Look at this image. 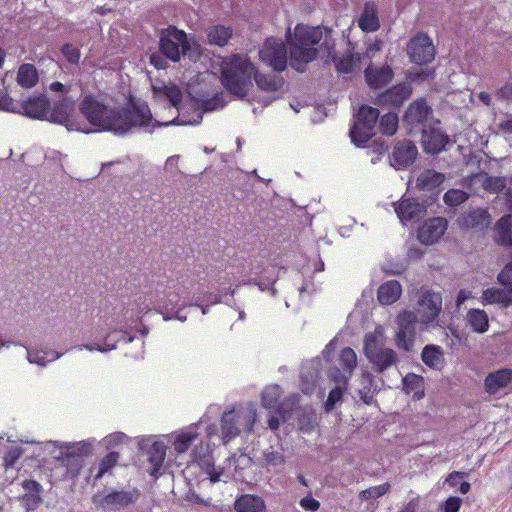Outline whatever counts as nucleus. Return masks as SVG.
Returning <instances> with one entry per match:
<instances>
[{"label":"nucleus","instance_id":"nucleus-1","mask_svg":"<svg viewBox=\"0 0 512 512\" xmlns=\"http://www.w3.org/2000/svg\"><path fill=\"white\" fill-rule=\"evenodd\" d=\"M80 112L94 127L91 131H110L124 135L135 128L145 129L151 125L152 115L145 103L133 102L128 107L110 109L93 96H85L79 105Z\"/></svg>","mask_w":512,"mask_h":512},{"label":"nucleus","instance_id":"nucleus-2","mask_svg":"<svg viewBox=\"0 0 512 512\" xmlns=\"http://www.w3.org/2000/svg\"><path fill=\"white\" fill-rule=\"evenodd\" d=\"M332 30L328 27H310L298 24L295 27L294 41L290 43V65L298 72H304L306 64L313 61L318 50L314 45L322 39L320 49L330 56L334 50L335 42L332 38Z\"/></svg>","mask_w":512,"mask_h":512},{"label":"nucleus","instance_id":"nucleus-3","mask_svg":"<svg viewBox=\"0 0 512 512\" xmlns=\"http://www.w3.org/2000/svg\"><path fill=\"white\" fill-rule=\"evenodd\" d=\"M198 45L187 33L174 25L159 32L158 50L150 54V64L157 70H165L169 62L178 63L182 56L195 61L198 58Z\"/></svg>","mask_w":512,"mask_h":512},{"label":"nucleus","instance_id":"nucleus-4","mask_svg":"<svg viewBox=\"0 0 512 512\" xmlns=\"http://www.w3.org/2000/svg\"><path fill=\"white\" fill-rule=\"evenodd\" d=\"M252 78L256 80V71L251 62L238 54L223 58L221 82L230 94L243 99L252 86Z\"/></svg>","mask_w":512,"mask_h":512},{"label":"nucleus","instance_id":"nucleus-5","mask_svg":"<svg viewBox=\"0 0 512 512\" xmlns=\"http://www.w3.org/2000/svg\"><path fill=\"white\" fill-rule=\"evenodd\" d=\"M256 422V410L248 412L243 408L226 411L221 417V429L216 424H210L206 428L207 437L213 445L226 444L239 435L241 430L252 431Z\"/></svg>","mask_w":512,"mask_h":512},{"label":"nucleus","instance_id":"nucleus-6","mask_svg":"<svg viewBox=\"0 0 512 512\" xmlns=\"http://www.w3.org/2000/svg\"><path fill=\"white\" fill-rule=\"evenodd\" d=\"M364 353L371 363L372 370L378 374L396 367L399 362L397 353L391 348L384 347V336L378 329L366 334Z\"/></svg>","mask_w":512,"mask_h":512},{"label":"nucleus","instance_id":"nucleus-7","mask_svg":"<svg viewBox=\"0 0 512 512\" xmlns=\"http://www.w3.org/2000/svg\"><path fill=\"white\" fill-rule=\"evenodd\" d=\"M378 119L377 108L361 106L356 114L355 123L349 131L351 141L358 147L364 146L374 136Z\"/></svg>","mask_w":512,"mask_h":512},{"label":"nucleus","instance_id":"nucleus-8","mask_svg":"<svg viewBox=\"0 0 512 512\" xmlns=\"http://www.w3.org/2000/svg\"><path fill=\"white\" fill-rule=\"evenodd\" d=\"M498 283L504 288H487L482 293L484 304H512V260L507 263L497 276Z\"/></svg>","mask_w":512,"mask_h":512},{"label":"nucleus","instance_id":"nucleus-9","mask_svg":"<svg viewBox=\"0 0 512 512\" xmlns=\"http://www.w3.org/2000/svg\"><path fill=\"white\" fill-rule=\"evenodd\" d=\"M140 496V490L135 487L127 490L111 489L100 500L94 498V503L105 512H115L133 506Z\"/></svg>","mask_w":512,"mask_h":512},{"label":"nucleus","instance_id":"nucleus-10","mask_svg":"<svg viewBox=\"0 0 512 512\" xmlns=\"http://www.w3.org/2000/svg\"><path fill=\"white\" fill-rule=\"evenodd\" d=\"M9 111L32 119L47 120L50 101L44 94L34 95L24 100L11 99Z\"/></svg>","mask_w":512,"mask_h":512},{"label":"nucleus","instance_id":"nucleus-11","mask_svg":"<svg viewBox=\"0 0 512 512\" xmlns=\"http://www.w3.org/2000/svg\"><path fill=\"white\" fill-rule=\"evenodd\" d=\"M418 324L422 325L418 315L413 311H403L398 315L396 345L399 349L407 352L413 349Z\"/></svg>","mask_w":512,"mask_h":512},{"label":"nucleus","instance_id":"nucleus-12","mask_svg":"<svg viewBox=\"0 0 512 512\" xmlns=\"http://www.w3.org/2000/svg\"><path fill=\"white\" fill-rule=\"evenodd\" d=\"M258 58L272 67L274 71L281 72L287 66V48L285 43L276 38H268L262 50L258 51Z\"/></svg>","mask_w":512,"mask_h":512},{"label":"nucleus","instance_id":"nucleus-13","mask_svg":"<svg viewBox=\"0 0 512 512\" xmlns=\"http://www.w3.org/2000/svg\"><path fill=\"white\" fill-rule=\"evenodd\" d=\"M442 308V296L431 290H422L418 299L416 311H414L422 325L428 326L434 322Z\"/></svg>","mask_w":512,"mask_h":512},{"label":"nucleus","instance_id":"nucleus-14","mask_svg":"<svg viewBox=\"0 0 512 512\" xmlns=\"http://www.w3.org/2000/svg\"><path fill=\"white\" fill-rule=\"evenodd\" d=\"M339 365L330 368L328 376L335 386L347 387L348 379L357 366V356L353 349L346 347L341 351Z\"/></svg>","mask_w":512,"mask_h":512},{"label":"nucleus","instance_id":"nucleus-15","mask_svg":"<svg viewBox=\"0 0 512 512\" xmlns=\"http://www.w3.org/2000/svg\"><path fill=\"white\" fill-rule=\"evenodd\" d=\"M407 54L412 62L422 65L435 57V48L430 37L424 33L414 36L407 45Z\"/></svg>","mask_w":512,"mask_h":512},{"label":"nucleus","instance_id":"nucleus-16","mask_svg":"<svg viewBox=\"0 0 512 512\" xmlns=\"http://www.w3.org/2000/svg\"><path fill=\"white\" fill-rule=\"evenodd\" d=\"M91 452V445L85 441L69 443L61 447L60 457L63 463L72 473H76L82 467L83 457Z\"/></svg>","mask_w":512,"mask_h":512},{"label":"nucleus","instance_id":"nucleus-17","mask_svg":"<svg viewBox=\"0 0 512 512\" xmlns=\"http://www.w3.org/2000/svg\"><path fill=\"white\" fill-rule=\"evenodd\" d=\"M411 92L410 84L400 83L380 93L376 97L375 104L380 107L397 110L408 100Z\"/></svg>","mask_w":512,"mask_h":512},{"label":"nucleus","instance_id":"nucleus-18","mask_svg":"<svg viewBox=\"0 0 512 512\" xmlns=\"http://www.w3.org/2000/svg\"><path fill=\"white\" fill-rule=\"evenodd\" d=\"M393 205L398 218L404 225L422 219L427 207L425 202L414 198H402L401 201L395 202Z\"/></svg>","mask_w":512,"mask_h":512},{"label":"nucleus","instance_id":"nucleus-19","mask_svg":"<svg viewBox=\"0 0 512 512\" xmlns=\"http://www.w3.org/2000/svg\"><path fill=\"white\" fill-rule=\"evenodd\" d=\"M75 101L71 97H63L56 101L47 116V120L71 129L74 125Z\"/></svg>","mask_w":512,"mask_h":512},{"label":"nucleus","instance_id":"nucleus-20","mask_svg":"<svg viewBox=\"0 0 512 512\" xmlns=\"http://www.w3.org/2000/svg\"><path fill=\"white\" fill-rule=\"evenodd\" d=\"M418 150L410 140L398 141L393 149L390 162L396 169L407 168L414 163Z\"/></svg>","mask_w":512,"mask_h":512},{"label":"nucleus","instance_id":"nucleus-21","mask_svg":"<svg viewBox=\"0 0 512 512\" xmlns=\"http://www.w3.org/2000/svg\"><path fill=\"white\" fill-rule=\"evenodd\" d=\"M432 115V109L427 105L423 99L417 100L409 105L405 111L403 120L411 127L426 128V121Z\"/></svg>","mask_w":512,"mask_h":512},{"label":"nucleus","instance_id":"nucleus-22","mask_svg":"<svg viewBox=\"0 0 512 512\" xmlns=\"http://www.w3.org/2000/svg\"><path fill=\"white\" fill-rule=\"evenodd\" d=\"M468 186L476 188L481 186L488 193H500L506 189L507 177L505 176H489L485 172L471 175L468 179Z\"/></svg>","mask_w":512,"mask_h":512},{"label":"nucleus","instance_id":"nucleus-23","mask_svg":"<svg viewBox=\"0 0 512 512\" xmlns=\"http://www.w3.org/2000/svg\"><path fill=\"white\" fill-rule=\"evenodd\" d=\"M421 143L424 151L438 154L449 143V137L437 128H421Z\"/></svg>","mask_w":512,"mask_h":512},{"label":"nucleus","instance_id":"nucleus-24","mask_svg":"<svg viewBox=\"0 0 512 512\" xmlns=\"http://www.w3.org/2000/svg\"><path fill=\"white\" fill-rule=\"evenodd\" d=\"M447 220L443 217H434L425 221L419 229L418 238L424 244H433L445 233Z\"/></svg>","mask_w":512,"mask_h":512},{"label":"nucleus","instance_id":"nucleus-25","mask_svg":"<svg viewBox=\"0 0 512 512\" xmlns=\"http://www.w3.org/2000/svg\"><path fill=\"white\" fill-rule=\"evenodd\" d=\"M134 339L130 333L124 330H113L106 335L104 338V343H90L77 346L76 348L79 350L87 349L89 351H100L107 352L116 348V344L118 342L130 343Z\"/></svg>","mask_w":512,"mask_h":512},{"label":"nucleus","instance_id":"nucleus-26","mask_svg":"<svg viewBox=\"0 0 512 512\" xmlns=\"http://www.w3.org/2000/svg\"><path fill=\"white\" fill-rule=\"evenodd\" d=\"M364 76L370 88L380 89L392 81L394 72L389 65L378 67L370 63L364 70Z\"/></svg>","mask_w":512,"mask_h":512},{"label":"nucleus","instance_id":"nucleus-27","mask_svg":"<svg viewBox=\"0 0 512 512\" xmlns=\"http://www.w3.org/2000/svg\"><path fill=\"white\" fill-rule=\"evenodd\" d=\"M321 360L312 359L304 363L300 371V387L303 393L311 394L320 378Z\"/></svg>","mask_w":512,"mask_h":512},{"label":"nucleus","instance_id":"nucleus-28","mask_svg":"<svg viewBox=\"0 0 512 512\" xmlns=\"http://www.w3.org/2000/svg\"><path fill=\"white\" fill-rule=\"evenodd\" d=\"M291 420L297 419L298 429L304 433H311L318 424L317 415L310 406H298L290 411Z\"/></svg>","mask_w":512,"mask_h":512},{"label":"nucleus","instance_id":"nucleus-29","mask_svg":"<svg viewBox=\"0 0 512 512\" xmlns=\"http://www.w3.org/2000/svg\"><path fill=\"white\" fill-rule=\"evenodd\" d=\"M459 222L464 228L483 230L491 224V216L484 208H474L463 214Z\"/></svg>","mask_w":512,"mask_h":512},{"label":"nucleus","instance_id":"nucleus-30","mask_svg":"<svg viewBox=\"0 0 512 512\" xmlns=\"http://www.w3.org/2000/svg\"><path fill=\"white\" fill-rule=\"evenodd\" d=\"M284 80L282 76L273 74V75H263L258 73V90H262L264 92L275 94L277 93L283 86ZM276 99L275 95L269 96L265 99H262L258 94V103L263 102L264 106L269 105L272 101Z\"/></svg>","mask_w":512,"mask_h":512},{"label":"nucleus","instance_id":"nucleus-31","mask_svg":"<svg viewBox=\"0 0 512 512\" xmlns=\"http://www.w3.org/2000/svg\"><path fill=\"white\" fill-rule=\"evenodd\" d=\"M512 380V369L503 368L489 373L484 381L485 389L490 394H495L505 388Z\"/></svg>","mask_w":512,"mask_h":512},{"label":"nucleus","instance_id":"nucleus-32","mask_svg":"<svg viewBox=\"0 0 512 512\" xmlns=\"http://www.w3.org/2000/svg\"><path fill=\"white\" fill-rule=\"evenodd\" d=\"M25 494L22 502L27 511H33L42 503V486L35 480H26L23 482Z\"/></svg>","mask_w":512,"mask_h":512},{"label":"nucleus","instance_id":"nucleus-33","mask_svg":"<svg viewBox=\"0 0 512 512\" xmlns=\"http://www.w3.org/2000/svg\"><path fill=\"white\" fill-rule=\"evenodd\" d=\"M358 26L364 32H375L380 27L378 10L374 3L366 2L358 19Z\"/></svg>","mask_w":512,"mask_h":512},{"label":"nucleus","instance_id":"nucleus-34","mask_svg":"<svg viewBox=\"0 0 512 512\" xmlns=\"http://www.w3.org/2000/svg\"><path fill=\"white\" fill-rule=\"evenodd\" d=\"M421 359L425 365L434 370H441L445 365L443 349L438 345H426L422 350Z\"/></svg>","mask_w":512,"mask_h":512},{"label":"nucleus","instance_id":"nucleus-35","mask_svg":"<svg viewBox=\"0 0 512 512\" xmlns=\"http://www.w3.org/2000/svg\"><path fill=\"white\" fill-rule=\"evenodd\" d=\"M401 292V285L398 281H387L378 289V300L381 304L390 305L399 299Z\"/></svg>","mask_w":512,"mask_h":512},{"label":"nucleus","instance_id":"nucleus-36","mask_svg":"<svg viewBox=\"0 0 512 512\" xmlns=\"http://www.w3.org/2000/svg\"><path fill=\"white\" fill-rule=\"evenodd\" d=\"M17 83L25 89L34 87L39 80L38 71L33 64H21L17 72Z\"/></svg>","mask_w":512,"mask_h":512},{"label":"nucleus","instance_id":"nucleus-37","mask_svg":"<svg viewBox=\"0 0 512 512\" xmlns=\"http://www.w3.org/2000/svg\"><path fill=\"white\" fill-rule=\"evenodd\" d=\"M332 57V61L340 73H351L356 67H359L360 61L362 60L361 54H351L346 53L342 56L338 55H330Z\"/></svg>","mask_w":512,"mask_h":512},{"label":"nucleus","instance_id":"nucleus-38","mask_svg":"<svg viewBox=\"0 0 512 512\" xmlns=\"http://www.w3.org/2000/svg\"><path fill=\"white\" fill-rule=\"evenodd\" d=\"M232 37V29L225 25H212L207 29V40L210 45L225 46Z\"/></svg>","mask_w":512,"mask_h":512},{"label":"nucleus","instance_id":"nucleus-39","mask_svg":"<svg viewBox=\"0 0 512 512\" xmlns=\"http://www.w3.org/2000/svg\"><path fill=\"white\" fill-rule=\"evenodd\" d=\"M148 461L152 465V475L161 469L166 457V446L162 441H154L147 450Z\"/></svg>","mask_w":512,"mask_h":512},{"label":"nucleus","instance_id":"nucleus-40","mask_svg":"<svg viewBox=\"0 0 512 512\" xmlns=\"http://www.w3.org/2000/svg\"><path fill=\"white\" fill-rule=\"evenodd\" d=\"M445 180L444 174L432 169L423 171L417 178V186L422 190L432 191Z\"/></svg>","mask_w":512,"mask_h":512},{"label":"nucleus","instance_id":"nucleus-41","mask_svg":"<svg viewBox=\"0 0 512 512\" xmlns=\"http://www.w3.org/2000/svg\"><path fill=\"white\" fill-rule=\"evenodd\" d=\"M200 465L212 483L220 481L226 483L231 479L232 475L230 471L226 470L222 466H215L210 459L202 460Z\"/></svg>","mask_w":512,"mask_h":512},{"label":"nucleus","instance_id":"nucleus-42","mask_svg":"<svg viewBox=\"0 0 512 512\" xmlns=\"http://www.w3.org/2000/svg\"><path fill=\"white\" fill-rule=\"evenodd\" d=\"M404 390L407 394L413 393L414 400L424 397V378L414 373H408L402 380Z\"/></svg>","mask_w":512,"mask_h":512},{"label":"nucleus","instance_id":"nucleus-43","mask_svg":"<svg viewBox=\"0 0 512 512\" xmlns=\"http://www.w3.org/2000/svg\"><path fill=\"white\" fill-rule=\"evenodd\" d=\"M27 349V359L30 363H36L45 366L48 362L54 361L62 356L63 353L49 349L32 350Z\"/></svg>","mask_w":512,"mask_h":512},{"label":"nucleus","instance_id":"nucleus-44","mask_svg":"<svg viewBox=\"0 0 512 512\" xmlns=\"http://www.w3.org/2000/svg\"><path fill=\"white\" fill-rule=\"evenodd\" d=\"M467 321L477 333H484L489 328L488 315L481 309H470L467 313Z\"/></svg>","mask_w":512,"mask_h":512},{"label":"nucleus","instance_id":"nucleus-45","mask_svg":"<svg viewBox=\"0 0 512 512\" xmlns=\"http://www.w3.org/2000/svg\"><path fill=\"white\" fill-rule=\"evenodd\" d=\"M281 396V388L278 385H271L262 392V405L265 408L273 409L278 405Z\"/></svg>","mask_w":512,"mask_h":512},{"label":"nucleus","instance_id":"nucleus-46","mask_svg":"<svg viewBox=\"0 0 512 512\" xmlns=\"http://www.w3.org/2000/svg\"><path fill=\"white\" fill-rule=\"evenodd\" d=\"M382 134L391 136L398 128V116L395 112H388L380 118L379 122Z\"/></svg>","mask_w":512,"mask_h":512},{"label":"nucleus","instance_id":"nucleus-47","mask_svg":"<svg viewBox=\"0 0 512 512\" xmlns=\"http://www.w3.org/2000/svg\"><path fill=\"white\" fill-rule=\"evenodd\" d=\"M227 103L226 95L224 92L216 93L211 98H206L201 101V108L205 112H211L223 108Z\"/></svg>","mask_w":512,"mask_h":512},{"label":"nucleus","instance_id":"nucleus-48","mask_svg":"<svg viewBox=\"0 0 512 512\" xmlns=\"http://www.w3.org/2000/svg\"><path fill=\"white\" fill-rule=\"evenodd\" d=\"M235 512H256V496L243 494L235 500Z\"/></svg>","mask_w":512,"mask_h":512},{"label":"nucleus","instance_id":"nucleus-49","mask_svg":"<svg viewBox=\"0 0 512 512\" xmlns=\"http://www.w3.org/2000/svg\"><path fill=\"white\" fill-rule=\"evenodd\" d=\"M469 198V194L460 189H450L444 196L443 200L446 205L456 207L464 203Z\"/></svg>","mask_w":512,"mask_h":512},{"label":"nucleus","instance_id":"nucleus-50","mask_svg":"<svg viewBox=\"0 0 512 512\" xmlns=\"http://www.w3.org/2000/svg\"><path fill=\"white\" fill-rule=\"evenodd\" d=\"M275 408V415H271L270 418L268 419V426L271 430H277L280 425V422H288L291 420L290 411L285 409L284 404H280Z\"/></svg>","mask_w":512,"mask_h":512},{"label":"nucleus","instance_id":"nucleus-51","mask_svg":"<svg viewBox=\"0 0 512 512\" xmlns=\"http://www.w3.org/2000/svg\"><path fill=\"white\" fill-rule=\"evenodd\" d=\"M347 387L335 386L327 397V400L324 404V408L326 412H331L335 409L336 405L342 401L343 395L346 391Z\"/></svg>","mask_w":512,"mask_h":512},{"label":"nucleus","instance_id":"nucleus-52","mask_svg":"<svg viewBox=\"0 0 512 512\" xmlns=\"http://www.w3.org/2000/svg\"><path fill=\"white\" fill-rule=\"evenodd\" d=\"M391 486L389 483H384L379 486H373L368 489H365L360 492V499L361 500H371V499H377L383 495H385L389 490Z\"/></svg>","mask_w":512,"mask_h":512},{"label":"nucleus","instance_id":"nucleus-53","mask_svg":"<svg viewBox=\"0 0 512 512\" xmlns=\"http://www.w3.org/2000/svg\"><path fill=\"white\" fill-rule=\"evenodd\" d=\"M119 453L111 451L108 453L100 462L99 470L96 475L97 479H100L107 471L114 467L118 461Z\"/></svg>","mask_w":512,"mask_h":512},{"label":"nucleus","instance_id":"nucleus-54","mask_svg":"<svg viewBox=\"0 0 512 512\" xmlns=\"http://www.w3.org/2000/svg\"><path fill=\"white\" fill-rule=\"evenodd\" d=\"M64 58L72 65H78L81 57L80 49L72 43H65L61 47Z\"/></svg>","mask_w":512,"mask_h":512},{"label":"nucleus","instance_id":"nucleus-55","mask_svg":"<svg viewBox=\"0 0 512 512\" xmlns=\"http://www.w3.org/2000/svg\"><path fill=\"white\" fill-rule=\"evenodd\" d=\"M196 432L188 431L179 435L174 443L175 450L178 453H184L187 451L193 440L196 438Z\"/></svg>","mask_w":512,"mask_h":512},{"label":"nucleus","instance_id":"nucleus-56","mask_svg":"<svg viewBox=\"0 0 512 512\" xmlns=\"http://www.w3.org/2000/svg\"><path fill=\"white\" fill-rule=\"evenodd\" d=\"M23 450L21 447L10 448L4 457L7 467H13L17 460L22 456Z\"/></svg>","mask_w":512,"mask_h":512},{"label":"nucleus","instance_id":"nucleus-57","mask_svg":"<svg viewBox=\"0 0 512 512\" xmlns=\"http://www.w3.org/2000/svg\"><path fill=\"white\" fill-rule=\"evenodd\" d=\"M125 438H126V435L122 432H115V433L108 435L104 439L106 448L112 449V448L122 444Z\"/></svg>","mask_w":512,"mask_h":512},{"label":"nucleus","instance_id":"nucleus-58","mask_svg":"<svg viewBox=\"0 0 512 512\" xmlns=\"http://www.w3.org/2000/svg\"><path fill=\"white\" fill-rule=\"evenodd\" d=\"M462 504L459 497L450 496L444 503V512H458Z\"/></svg>","mask_w":512,"mask_h":512},{"label":"nucleus","instance_id":"nucleus-59","mask_svg":"<svg viewBox=\"0 0 512 512\" xmlns=\"http://www.w3.org/2000/svg\"><path fill=\"white\" fill-rule=\"evenodd\" d=\"M299 504L304 510L311 512L317 511L320 507L319 501L314 499L312 496L302 498Z\"/></svg>","mask_w":512,"mask_h":512},{"label":"nucleus","instance_id":"nucleus-60","mask_svg":"<svg viewBox=\"0 0 512 512\" xmlns=\"http://www.w3.org/2000/svg\"><path fill=\"white\" fill-rule=\"evenodd\" d=\"M382 41L381 40H375L374 42L370 43L367 48H366V51L363 55H361L362 58H368V59H372L375 57L376 53H378L381 49H382Z\"/></svg>","mask_w":512,"mask_h":512},{"label":"nucleus","instance_id":"nucleus-61","mask_svg":"<svg viewBox=\"0 0 512 512\" xmlns=\"http://www.w3.org/2000/svg\"><path fill=\"white\" fill-rule=\"evenodd\" d=\"M164 93L173 106H176L181 100V93L177 88L164 87Z\"/></svg>","mask_w":512,"mask_h":512},{"label":"nucleus","instance_id":"nucleus-62","mask_svg":"<svg viewBox=\"0 0 512 512\" xmlns=\"http://www.w3.org/2000/svg\"><path fill=\"white\" fill-rule=\"evenodd\" d=\"M195 300L206 303L208 305H214L221 302V295L212 292H206L202 297H198Z\"/></svg>","mask_w":512,"mask_h":512},{"label":"nucleus","instance_id":"nucleus-63","mask_svg":"<svg viewBox=\"0 0 512 512\" xmlns=\"http://www.w3.org/2000/svg\"><path fill=\"white\" fill-rule=\"evenodd\" d=\"M358 394L360 396V399L367 405L372 404L374 400V395L371 392L370 387L365 386L362 389H359Z\"/></svg>","mask_w":512,"mask_h":512},{"label":"nucleus","instance_id":"nucleus-64","mask_svg":"<svg viewBox=\"0 0 512 512\" xmlns=\"http://www.w3.org/2000/svg\"><path fill=\"white\" fill-rule=\"evenodd\" d=\"M497 95L502 99H512V83H506L497 91Z\"/></svg>","mask_w":512,"mask_h":512}]
</instances>
